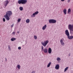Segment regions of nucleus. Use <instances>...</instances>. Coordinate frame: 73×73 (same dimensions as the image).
Segmentation results:
<instances>
[{
  "label": "nucleus",
  "mask_w": 73,
  "mask_h": 73,
  "mask_svg": "<svg viewBox=\"0 0 73 73\" xmlns=\"http://www.w3.org/2000/svg\"><path fill=\"white\" fill-rule=\"evenodd\" d=\"M21 19L20 18L18 19V23H19L20 21H21Z\"/></svg>",
  "instance_id": "nucleus-25"
},
{
  "label": "nucleus",
  "mask_w": 73,
  "mask_h": 73,
  "mask_svg": "<svg viewBox=\"0 0 73 73\" xmlns=\"http://www.w3.org/2000/svg\"><path fill=\"white\" fill-rule=\"evenodd\" d=\"M71 11V10H70V9H69L68 10V13H69Z\"/></svg>",
  "instance_id": "nucleus-21"
},
{
  "label": "nucleus",
  "mask_w": 73,
  "mask_h": 73,
  "mask_svg": "<svg viewBox=\"0 0 73 73\" xmlns=\"http://www.w3.org/2000/svg\"><path fill=\"white\" fill-rule=\"evenodd\" d=\"M47 27V26L46 25H45L43 27H42V29L43 30H45V29Z\"/></svg>",
  "instance_id": "nucleus-12"
},
{
  "label": "nucleus",
  "mask_w": 73,
  "mask_h": 73,
  "mask_svg": "<svg viewBox=\"0 0 73 73\" xmlns=\"http://www.w3.org/2000/svg\"><path fill=\"white\" fill-rule=\"evenodd\" d=\"M3 22H5V18H3Z\"/></svg>",
  "instance_id": "nucleus-29"
},
{
  "label": "nucleus",
  "mask_w": 73,
  "mask_h": 73,
  "mask_svg": "<svg viewBox=\"0 0 73 73\" xmlns=\"http://www.w3.org/2000/svg\"><path fill=\"white\" fill-rule=\"evenodd\" d=\"M18 3L19 4H25L27 3V0H18Z\"/></svg>",
  "instance_id": "nucleus-3"
},
{
  "label": "nucleus",
  "mask_w": 73,
  "mask_h": 73,
  "mask_svg": "<svg viewBox=\"0 0 73 73\" xmlns=\"http://www.w3.org/2000/svg\"><path fill=\"white\" fill-rule=\"evenodd\" d=\"M30 22V20H29V19H27L26 21V22L27 23H29Z\"/></svg>",
  "instance_id": "nucleus-19"
},
{
  "label": "nucleus",
  "mask_w": 73,
  "mask_h": 73,
  "mask_svg": "<svg viewBox=\"0 0 73 73\" xmlns=\"http://www.w3.org/2000/svg\"><path fill=\"white\" fill-rule=\"evenodd\" d=\"M19 9L20 11H22L23 10V7H20Z\"/></svg>",
  "instance_id": "nucleus-20"
},
{
  "label": "nucleus",
  "mask_w": 73,
  "mask_h": 73,
  "mask_svg": "<svg viewBox=\"0 0 73 73\" xmlns=\"http://www.w3.org/2000/svg\"><path fill=\"white\" fill-rule=\"evenodd\" d=\"M61 60V58L59 57H58L56 59L57 61H60Z\"/></svg>",
  "instance_id": "nucleus-23"
},
{
  "label": "nucleus",
  "mask_w": 73,
  "mask_h": 73,
  "mask_svg": "<svg viewBox=\"0 0 73 73\" xmlns=\"http://www.w3.org/2000/svg\"><path fill=\"white\" fill-rule=\"evenodd\" d=\"M34 38L35 39V40H37V36H36V35H34Z\"/></svg>",
  "instance_id": "nucleus-26"
},
{
  "label": "nucleus",
  "mask_w": 73,
  "mask_h": 73,
  "mask_svg": "<svg viewBox=\"0 0 73 73\" xmlns=\"http://www.w3.org/2000/svg\"><path fill=\"white\" fill-rule=\"evenodd\" d=\"M56 20L52 19V24H54V23H56Z\"/></svg>",
  "instance_id": "nucleus-17"
},
{
  "label": "nucleus",
  "mask_w": 73,
  "mask_h": 73,
  "mask_svg": "<svg viewBox=\"0 0 73 73\" xmlns=\"http://www.w3.org/2000/svg\"><path fill=\"white\" fill-rule=\"evenodd\" d=\"M38 13V11H37L35 12L34 13H33L31 16V17H35V15H37Z\"/></svg>",
  "instance_id": "nucleus-8"
},
{
  "label": "nucleus",
  "mask_w": 73,
  "mask_h": 73,
  "mask_svg": "<svg viewBox=\"0 0 73 73\" xmlns=\"http://www.w3.org/2000/svg\"><path fill=\"white\" fill-rule=\"evenodd\" d=\"M12 15V13L11 11H8L6 12V14L4 16L6 19L7 21L9 20V17H11V16Z\"/></svg>",
  "instance_id": "nucleus-1"
},
{
  "label": "nucleus",
  "mask_w": 73,
  "mask_h": 73,
  "mask_svg": "<svg viewBox=\"0 0 73 73\" xmlns=\"http://www.w3.org/2000/svg\"><path fill=\"white\" fill-rule=\"evenodd\" d=\"M51 64H52V63L51 62H50L48 64L47 66L48 68H49V67H50V65H51Z\"/></svg>",
  "instance_id": "nucleus-18"
},
{
  "label": "nucleus",
  "mask_w": 73,
  "mask_h": 73,
  "mask_svg": "<svg viewBox=\"0 0 73 73\" xmlns=\"http://www.w3.org/2000/svg\"><path fill=\"white\" fill-rule=\"evenodd\" d=\"M68 29L70 30V32L71 33H73V25L70 24L68 26Z\"/></svg>",
  "instance_id": "nucleus-2"
},
{
  "label": "nucleus",
  "mask_w": 73,
  "mask_h": 73,
  "mask_svg": "<svg viewBox=\"0 0 73 73\" xmlns=\"http://www.w3.org/2000/svg\"><path fill=\"white\" fill-rule=\"evenodd\" d=\"M41 51L43 52L44 53H48V49L46 48H43V46H42Z\"/></svg>",
  "instance_id": "nucleus-4"
},
{
  "label": "nucleus",
  "mask_w": 73,
  "mask_h": 73,
  "mask_svg": "<svg viewBox=\"0 0 73 73\" xmlns=\"http://www.w3.org/2000/svg\"><path fill=\"white\" fill-rule=\"evenodd\" d=\"M8 47L9 50H11V48H10V46H9V45L8 46Z\"/></svg>",
  "instance_id": "nucleus-27"
},
{
  "label": "nucleus",
  "mask_w": 73,
  "mask_h": 73,
  "mask_svg": "<svg viewBox=\"0 0 73 73\" xmlns=\"http://www.w3.org/2000/svg\"><path fill=\"white\" fill-rule=\"evenodd\" d=\"M14 26V24H13L11 25V27L12 28Z\"/></svg>",
  "instance_id": "nucleus-30"
},
{
  "label": "nucleus",
  "mask_w": 73,
  "mask_h": 73,
  "mask_svg": "<svg viewBox=\"0 0 73 73\" xmlns=\"http://www.w3.org/2000/svg\"><path fill=\"white\" fill-rule=\"evenodd\" d=\"M69 67H67L66 68H65L64 69V72H66V70H68V69Z\"/></svg>",
  "instance_id": "nucleus-24"
},
{
  "label": "nucleus",
  "mask_w": 73,
  "mask_h": 73,
  "mask_svg": "<svg viewBox=\"0 0 73 73\" xmlns=\"http://www.w3.org/2000/svg\"><path fill=\"white\" fill-rule=\"evenodd\" d=\"M15 33H15V32H13V33H12V34L13 35H15Z\"/></svg>",
  "instance_id": "nucleus-31"
},
{
  "label": "nucleus",
  "mask_w": 73,
  "mask_h": 73,
  "mask_svg": "<svg viewBox=\"0 0 73 73\" xmlns=\"http://www.w3.org/2000/svg\"><path fill=\"white\" fill-rule=\"evenodd\" d=\"M16 38H12L11 39V41H13L14 40H16Z\"/></svg>",
  "instance_id": "nucleus-15"
},
{
  "label": "nucleus",
  "mask_w": 73,
  "mask_h": 73,
  "mask_svg": "<svg viewBox=\"0 0 73 73\" xmlns=\"http://www.w3.org/2000/svg\"><path fill=\"white\" fill-rule=\"evenodd\" d=\"M49 42V41L48 40L45 41L44 42H42L41 44L44 46H46L47 44Z\"/></svg>",
  "instance_id": "nucleus-5"
},
{
  "label": "nucleus",
  "mask_w": 73,
  "mask_h": 73,
  "mask_svg": "<svg viewBox=\"0 0 73 73\" xmlns=\"http://www.w3.org/2000/svg\"><path fill=\"white\" fill-rule=\"evenodd\" d=\"M70 0H68V3H70Z\"/></svg>",
  "instance_id": "nucleus-33"
},
{
  "label": "nucleus",
  "mask_w": 73,
  "mask_h": 73,
  "mask_svg": "<svg viewBox=\"0 0 73 73\" xmlns=\"http://www.w3.org/2000/svg\"><path fill=\"white\" fill-rule=\"evenodd\" d=\"M62 1H64L65 0H61Z\"/></svg>",
  "instance_id": "nucleus-35"
},
{
  "label": "nucleus",
  "mask_w": 73,
  "mask_h": 73,
  "mask_svg": "<svg viewBox=\"0 0 73 73\" xmlns=\"http://www.w3.org/2000/svg\"><path fill=\"white\" fill-rule=\"evenodd\" d=\"M67 11V10L66 9H64L63 10V12L64 14V15H66V12Z\"/></svg>",
  "instance_id": "nucleus-14"
},
{
  "label": "nucleus",
  "mask_w": 73,
  "mask_h": 73,
  "mask_svg": "<svg viewBox=\"0 0 73 73\" xmlns=\"http://www.w3.org/2000/svg\"><path fill=\"white\" fill-rule=\"evenodd\" d=\"M59 68L60 66L59 65V64H57L55 66V68L56 69V70H58V69H59Z\"/></svg>",
  "instance_id": "nucleus-10"
},
{
  "label": "nucleus",
  "mask_w": 73,
  "mask_h": 73,
  "mask_svg": "<svg viewBox=\"0 0 73 73\" xmlns=\"http://www.w3.org/2000/svg\"><path fill=\"white\" fill-rule=\"evenodd\" d=\"M65 34L67 36H68L69 35H70V34H69V32L68 31V30H66L65 31Z\"/></svg>",
  "instance_id": "nucleus-6"
},
{
  "label": "nucleus",
  "mask_w": 73,
  "mask_h": 73,
  "mask_svg": "<svg viewBox=\"0 0 73 73\" xmlns=\"http://www.w3.org/2000/svg\"><path fill=\"white\" fill-rule=\"evenodd\" d=\"M70 56V54H69L68 56Z\"/></svg>",
  "instance_id": "nucleus-37"
},
{
  "label": "nucleus",
  "mask_w": 73,
  "mask_h": 73,
  "mask_svg": "<svg viewBox=\"0 0 73 73\" xmlns=\"http://www.w3.org/2000/svg\"><path fill=\"white\" fill-rule=\"evenodd\" d=\"M5 61H7V58H5Z\"/></svg>",
  "instance_id": "nucleus-34"
},
{
  "label": "nucleus",
  "mask_w": 73,
  "mask_h": 73,
  "mask_svg": "<svg viewBox=\"0 0 73 73\" xmlns=\"http://www.w3.org/2000/svg\"><path fill=\"white\" fill-rule=\"evenodd\" d=\"M17 33L19 34L20 33V32H19V31H17Z\"/></svg>",
  "instance_id": "nucleus-36"
},
{
  "label": "nucleus",
  "mask_w": 73,
  "mask_h": 73,
  "mask_svg": "<svg viewBox=\"0 0 73 73\" xmlns=\"http://www.w3.org/2000/svg\"><path fill=\"white\" fill-rule=\"evenodd\" d=\"M18 49H19V50H20V49H21V47L19 46L18 47Z\"/></svg>",
  "instance_id": "nucleus-28"
},
{
  "label": "nucleus",
  "mask_w": 73,
  "mask_h": 73,
  "mask_svg": "<svg viewBox=\"0 0 73 73\" xmlns=\"http://www.w3.org/2000/svg\"><path fill=\"white\" fill-rule=\"evenodd\" d=\"M68 39H69V40H71L73 38V36H70V35H69V36H68Z\"/></svg>",
  "instance_id": "nucleus-11"
},
{
  "label": "nucleus",
  "mask_w": 73,
  "mask_h": 73,
  "mask_svg": "<svg viewBox=\"0 0 73 73\" xmlns=\"http://www.w3.org/2000/svg\"><path fill=\"white\" fill-rule=\"evenodd\" d=\"M48 53L50 54L52 53V49L50 48H49L48 49Z\"/></svg>",
  "instance_id": "nucleus-13"
},
{
  "label": "nucleus",
  "mask_w": 73,
  "mask_h": 73,
  "mask_svg": "<svg viewBox=\"0 0 73 73\" xmlns=\"http://www.w3.org/2000/svg\"><path fill=\"white\" fill-rule=\"evenodd\" d=\"M9 3V2L8 0L5 1H4V4L5 7H6L7 6V5Z\"/></svg>",
  "instance_id": "nucleus-7"
},
{
  "label": "nucleus",
  "mask_w": 73,
  "mask_h": 73,
  "mask_svg": "<svg viewBox=\"0 0 73 73\" xmlns=\"http://www.w3.org/2000/svg\"><path fill=\"white\" fill-rule=\"evenodd\" d=\"M48 21L49 23L52 24V19L49 20Z\"/></svg>",
  "instance_id": "nucleus-16"
},
{
  "label": "nucleus",
  "mask_w": 73,
  "mask_h": 73,
  "mask_svg": "<svg viewBox=\"0 0 73 73\" xmlns=\"http://www.w3.org/2000/svg\"><path fill=\"white\" fill-rule=\"evenodd\" d=\"M20 66L19 64H18L17 65V68H18V69H20Z\"/></svg>",
  "instance_id": "nucleus-22"
},
{
  "label": "nucleus",
  "mask_w": 73,
  "mask_h": 73,
  "mask_svg": "<svg viewBox=\"0 0 73 73\" xmlns=\"http://www.w3.org/2000/svg\"><path fill=\"white\" fill-rule=\"evenodd\" d=\"M60 42L61 45H62V46H64L65 45V43H64L62 39H61Z\"/></svg>",
  "instance_id": "nucleus-9"
},
{
  "label": "nucleus",
  "mask_w": 73,
  "mask_h": 73,
  "mask_svg": "<svg viewBox=\"0 0 73 73\" xmlns=\"http://www.w3.org/2000/svg\"><path fill=\"white\" fill-rule=\"evenodd\" d=\"M35 71H33L31 73H35Z\"/></svg>",
  "instance_id": "nucleus-32"
}]
</instances>
